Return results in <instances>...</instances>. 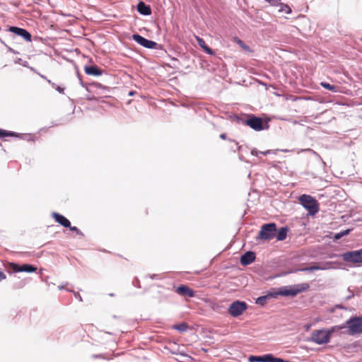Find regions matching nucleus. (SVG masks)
I'll return each instance as SVG.
<instances>
[{
  "instance_id": "nucleus-41",
  "label": "nucleus",
  "mask_w": 362,
  "mask_h": 362,
  "mask_svg": "<svg viewBox=\"0 0 362 362\" xmlns=\"http://www.w3.org/2000/svg\"><path fill=\"white\" fill-rule=\"evenodd\" d=\"M40 76H41L42 78L45 79L46 81H47V80H48V79H47L45 76H43V75H41Z\"/></svg>"
},
{
  "instance_id": "nucleus-27",
  "label": "nucleus",
  "mask_w": 362,
  "mask_h": 362,
  "mask_svg": "<svg viewBox=\"0 0 362 362\" xmlns=\"http://www.w3.org/2000/svg\"><path fill=\"white\" fill-rule=\"evenodd\" d=\"M262 362H274V356L272 354L262 356Z\"/></svg>"
},
{
  "instance_id": "nucleus-19",
  "label": "nucleus",
  "mask_w": 362,
  "mask_h": 362,
  "mask_svg": "<svg viewBox=\"0 0 362 362\" xmlns=\"http://www.w3.org/2000/svg\"><path fill=\"white\" fill-rule=\"evenodd\" d=\"M271 294H274L273 291H269L266 296H262L257 298L256 303L260 305H264L268 298H274Z\"/></svg>"
},
{
  "instance_id": "nucleus-31",
  "label": "nucleus",
  "mask_w": 362,
  "mask_h": 362,
  "mask_svg": "<svg viewBox=\"0 0 362 362\" xmlns=\"http://www.w3.org/2000/svg\"><path fill=\"white\" fill-rule=\"evenodd\" d=\"M237 42L238 45H240L244 49H249V47L245 45V44L241 40H237Z\"/></svg>"
},
{
  "instance_id": "nucleus-17",
  "label": "nucleus",
  "mask_w": 362,
  "mask_h": 362,
  "mask_svg": "<svg viewBox=\"0 0 362 362\" xmlns=\"http://www.w3.org/2000/svg\"><path fill=\"white\" fill-rule=\"evenodd\" d=\"M196 40L198 45L204 50L206 53L211 55L214 54V52L206 45L205 41L202 37L196 36Z\"/></svg>"
},
{
  "instance_id": "nucleus-10",
  "label": "nucleus",
  "mask_w": 362,
  "mask_h": 362,
  "mask_svg": "<svg viewBox=\"0 0 362 362\" xmlns=\"http://www.w3.org/2000/svg\"><path fill=\"white\" fill-rule=\"evenodd\" d=\"M8 30L18 36L22 37L27 42H30L32 40V36L30 33L25 29L11 26L8 28Z\"/></svg>"
},
{
  "instance_id": "nucleus-40",
  "label": "nucleus",
  "mask_w": 362,
  "mask_h": 362,
  "mask_svg": "<svg viewBox=\"0 0 362 362\" xmlns=\"http://www.w3.org/2000/svg\"><path fill=\"white\" fill-rule=\"evenodd\" d=\"M235 144H236V146H237V147H238V150H240V148H241V146H238V143H236Z\"/></svg>"
},
{
  "instance_id": "nucleus-12",
  "label": "nucleus",
  "mask_w": 362,
  "mask_h": 362,
  "mask_svg": "<svg viewBox=\"0 0 362 362\" xmlns=\"http://www.w3.org/2000/svg\"><path fill=\"white\" fill-rule=\"evenodd\" d=\"M13 269L15 272H25L32 273L36 271L37 268L31 264H25L19 266L16 264H13Z\"/></svg>"
},
{
  "instance_id": "nucleus-36",
  "label": "nucleus",
  "mask_w": 362,
  "mask_h": 362,
  "mask_svg": "<svg viewBox=\"0 0 362 362\" xmlns=\"http://www.w3.org/2000/svg\"><path fill=\"white\" fill-rule=\"evenodd\" d=\"M220 138L222 139H226V134H221L220 135Z\"/></svg>"
},
{
  "instance_id": "nucleus-16",
  "label": "nucleus",
  "mask_w": 362,
  "mask_h": 362,
  "mask_svg": "<svg viewBox=\"0 0 362 362\" xmlns=\"http://www.w3.org/2000/svg\"><path fill=\"white\" fill-rule=\"evenodd\" d=\"M137 11L139 13L144 16H148L151 13V9L150 6L146 5L143 1H140L137 4Z\"/></svg>"
},
{
  "instance_id": "nucleus-9",
  "label": "nucleus",
  "mask_w": 362,
  "mask_h": 362,
  "mask_svg": "<svg viewBox=\"0 0 362 362\" xmlns=\"http://www.w3.org/2000/svg\"><path fill=\"white\" fill-rule=\"evenodd\" d=\"M132 39L138 44L146 48L155 49L158 45L156 42L148 40L139 34H134L132 35Z\"/></svg>"
},
{
  "instance_id": "nucleus-33",
  "label": "nucleus",
  "mask_w": 362,
  "mask_h": 362,
  "mask_svg": "<svg viewBox=\"0 0 362 362\" xmlns=\"http://www.w3.org/2000/svg\"><path fill=\"white\" fill-rule=\"evenodd\" d=\"M5 274L0 269V281L6 279Z\"/></svg>"
},
{
  "instance_id": "nucleus-38",
  "label": "nucleus",
  "mask_w": 362,
  "mask_h": 362,
  "mask_svg": "<svg viewBox=\"0 0 362 362\" xmlns=\"http://www.w3.org/2000/svg\"><path fill=\"white\" fill-rule=\"evenodd\" d=\"M94 86L96 87H102V85L98 83H94Z\"/></svg>"
},
{
  "instance_id": "nucleus-32",
  "label": "nucleus",
  "mask_w": 362,
  "mask_h": 362,
  "mask_svg": "<svg viewBox=\"0 0 362 362\" xmlns=\"http://www.w3.org/2000/svg\"><path fill=\"white\" fill-rule=\"evenodd\" d=\"M64 88H62L61 86H56V90L58 91L60 93H64Z\"/></svg>"
},
{
  "instance_id": "nucleus-14",
  "label": "nucleus",
  "mask_w": 362,
  "mask_h": 362,
  "mask_svg": "<svg viewBox=\"0 0 362 362\" xmlns=\"http://www.w3.org/2000/svg\"><path fill=\"white\" fill-rule=\"evenodd\" d=\"M176 292L181 296L193 297L194 292L185 285H181L176 288Z\"/></svg>"
},
{
  "instance_id": "nucleus-30",
  "label": "nucleus",
  "mask_w": 362,
  "mask_h": 362,
  "mask_svg": "<svg viewBox=\"0 0 362 362\" xmlns=\"http://www.w3.org/2000/svg\"><path fill=\"white\" fill-rule=\"evenodd\" d=\"M71 231H75L77 235H83V233L78 230L76 226H71L70 225V227H68Z\"/></svg>"
},
{
  "instance_id": "nucleus-39",
  "label": "nucleus",
  "mask_w": 362,
  "mask_h": 362,
  "mask_svg": "<svg viewBox=\"0 0 362 362\" xmlns=\"http://www.w3.org/2000/svg\"><path fill=\"white\" fill-rule=\"evenodd\" d=\"M281 151H283V152H289L291 151L290 150H288V149H282V150H280Z\"/></svg>"
},
{
  "instance_id": "nucleus-42",
  "label": "nucleus",
  "mask_w": 362,
  "mask_h": 362,
  "mask_svg": "<svg viewBox=\"0 0 362 362\" xmlns=\"http://www.w3.org/2000/svg\"><path fill=\"white\" fill-rule=\"evenodd\" d=\"M134 95V92H133V91H130V92L129 93V95Z\"/></svg>"
},
{
  "instance_id": "nucleus-8",
  "label": "nucleus",
  "mask_w": 362,
  "mask_h": 362,
  "mask_svg": "<svg viewBox=\"0 0 362 362\" xmlns=\"http://www.w3.org/2000/svg\"><path fill=\"white\" fill-rule=\"evenodd\" d=\"M342 259L347 262L361 263L362 262V249L351 252H346L341 255Z\"/></svg>"
},
{
  "instance_id": "nucleus-18",
  "label": "nucleus",
  "mask_w": 362,
  "mask_h": 362,
  "mask_svg": "<svg viewBox=\"0 0 362 362\" xmlns=\"http://www.w3.org/2000/svg\"><path fill=\"white\" fill-rule=\"evenodd\" d=\"M336 262H325L318 263V266L320 267V270H329V269H336L338 267H335Z\"/></svg>"
},
{
  "instance_id": "nucleus-29",
  "label": "nucleus",
  "mask_w": 362,
  "mask_h": 362,
  "mask_svg": "<svg viewBox=\"0 0 362 362\" xmlns=\"http://www.w3.org/2000/svg\"><path fill=\"white\" fill-rule=\"evenodd\" d=\"M281 11H284L286 13H291V8L287 6V5H281V8L280 9Z\"/></svg>"
},
{
  "instance_id": "nucleus-4",
  "label": "nucleus",
  "mask_w": 362,
  "mask_h": 362,
  "mask_svg": "<svg viewBox=\"0 0 362 362\" xmlns=\"http://www.w3.org/2000/svg\"><path fill=\"white\" fill-rule=\"evenodd\" d=\"M243 123L257 132L268 129L269 127L267 121H263L262 118L253 115H249L246 119L243 120Z\"/></svg>"
},
{
  "instance_id": "nucleus-13",
  "label": "nucleus",
  "mask_w": 362,
  "mask_h": 362,
  "mask_svg": "<svg viewBox=\"0 0 362 362\" xmlns=\"http://www.w3.org/2000/svg\"><path fill=\"white\" fill-rule=\"evenodd\" d=\"M52 216L54 218L55 221L62 226L65 228L70 227V221L64 216L56 212H53Z\"/></svg>"
},
{
  "instance_id": "nucleus-22",
  "label": "nucleus",
  "mask_w": 362,
  "mask_h": 362,
  "mask_svg": "<svg viewBox=\"0 0 362 362\" xmlns=\"http://www.w3.org/2000/svg\"><path fill=\"white\" fill-rule=\"evenodd\" d=\"M316 270H320L318 264H315V265L310 266V267H308L300 268V269H296V271L310 272H313V271H316Z\"/></svg>"
},
{
  "instance_id": "nucleus-25",
  "label": "nucleus",
  "mask_w": 362,
  "mask_h": 362,
  "mask_svg": "<svg viewBox=\"0 0 362 362\" xmlns=\"http://www.w3.org/2000/svg\"><path fill=\"white\" fill-rule=\"evenodd\" d=\"M187 327H188V326L185 323H181V324L176 325L174 326V328L175 329H177L181 332H185L187 329Z\"/></svg>"
},
{
  "instance_id": "nucleus-20",
  "label": "nucleus",
  "mask_w": 362,
  "mask_h": 362,
  "mask_svg": "<svg viewBox=\"0 0 362 362\" xmlns=\"http://www.w3.org/2000/svg\"><path fill=\"white\" fill-rule=\"evenodd\" d=\"M287 232H288L287 227L281 228L280 230L277 233L276 239L280 241L285 240L286 238Z\"/></svg>"
},
{
  "instance_id": "nucleus-23",
  "label": "nucleus",
  "mask_w": 362,
  "mask_h": 362,
  "mask_svg": "<svg viewBox=\"0 0 362 362\" xmlns=\"http://www.w3.org/2000/svg\"><path fill=\"white\" fill-rule=\"evenodd\" d=\"M350 231H351L350 229H347V230L341 231L339 233H337L334 234L333 238L335 240H339V239L341 238L342 237L348 235L350 233Z\"/></svg>"
},
{
  "instance_id": "nucleus-21",
  "label": "nucleus",
  "mask_w": 362,
  "mask_h": 362,
  "mask_svg": "<svg viewBox=\"0 0 362 362\" xmlns=\"http://www.w3.org/2000/svg\"><path fill=\"white\" fill-rule=\"evenodd\" d=\"M271 153H272L271 150H267V151H258L256 148H252V151H251V154L252 156H259V155L267 156V155H268V154H269Z\"/></svg>"
},
{
  "instance_id": "nucleus-43",
  "label": "nucleus",
  "mask_w": 362,
  "mask_h": 362,
  "mask_svg": "<svg viewBox=\"0 0 362 362\" xmlns=\"http://www.w3.org/2000/svg\"><path fill=\"white\" fill-rule=\"evenodd\" d=\"M78 298L79 299L80 301H82V298L79 295L78 296Z\"/></svg>"
},
{
  "instance_id": "nucleus-11",
  "label": "nucleus",
  "mask_w": 362,
  "mask_h": 362,
  "mask_svg": "<svg viewBox=\"0 0 362 362\" xmlns=\"http://www.w3.org/2000/svg\"><path fill=\"white\" fill-rule=\"evenodd\" d=\"M255 253L252 251H247L240 257V263L243 266L252 264L255 259Z\"/></svg>"
},
{
  "instance_id": "nucleus-37",
  "label": "nucleus",
  "mask_w": 362,
  "mask_h": 362,
  "mask_svg": "<svg viewBox=\"0 0 362 362\" xmlns=\"http://www.w3.org/2000/svg\"><path fill=\"white\" fill-rule=\"evenodd\" d=\"M354 296V294L351 293V294H349V296H347V299H351Z\"/></svg>"
},
{
  "instance_id": "nucleus-3",
  "label": "nucleus",
  "mask_w": 362,
  "mask_h": 362,
  "mask_svg": "<svg viewBox=\"0 0 362 362\" xmlns=\"http://www.w3.org/2000/svg\"><path fill=\"white\" fill-rule=\"evenodd\" d=\"M300 204L308 211L310 216L315 215L319 211V205L315 199L310 195L303 194L299 197Z\"/></svg>"
},
{
  "instance_id": "nucleus-28",
  "label": "nucleus",
  "mask_w": 362,
  "mask_h": 362,
  "mask_svg": "<svg viewBox=\"0 0 362 362\" xmlns=\"http://www.w3.org/2000/svg\"><path fill=\"white\" fill-rule=\"evenodd\" d=\"M249 361L251 362H262V356H251L249 358Z\"/></svg>"
},
{
  "instance_id": "nucleus-2",
  "label": "nucleus",
  "mask_w": 362,
  "mask_h": 362,
  "mask_svg": "<svg viewBox=\"0 0 362 362\" xmlns=\"http://www.w3.org/2000/svg\"><path fill=\"white\" fill-rule=\"evenodd\" d=\"M308 288L309 285L308 284L283 286L278 291H274V294H271V296H273L274 298H277L279 296L294 297L298 293L306 291Z\"/></svg>"
},
{
  "instance_id": "nucleus-1",
  "label": "nucleus",
  "mask_w": 362,
  "mask_h": 362,
  "mask_svg": "<svg viewBox=\"0 0 362 362\" xmlns=\"http://www.w3.org/2000/svg\"><path fill=\"white\" fill-rule=\"evenodd\" d=\"M345 326H334L329 329H322L313 331L310 335V340L319 345L325 344L329 342L332 333L334 330H339Z\"/></svg>"
},
{
  "instance_id": "nucleus-15",
  "label": "nucleus",
  "mask_w": 362,
  "mask_h": 362,
  "mask_svg": "<svg viewBox=\"0 0 362 362\" xmlns=\"http://www.w3.org/2000/svg\"><path fill=\"white\" fill-rule=\"evenodd\" d=\"M84 71L87 75L98 76L102 75L103 71L97 66H86Z\"/></svg>"
},
{
  "instance_id": "nucleus-24",
  "label": "nucleus",
  "mask_w": 362,
  "mask_h": 362,
  "mask_svg": "<svg viewBox=\"0 0 362 362\" xmlns=\"http://www.w3.org/2000/svg\"><path fill=\"white\" fill-rule=\"evenodd\" d=\"M320 84L325 89L331 90L332 92H337V87L333 86V85H331V84H329L328 83H326V82H322Z\"/></svg>"
},
{
  "instance_id": "nucleus-6",
  "label": "nucleus",
  "mask_w": 362,
  "mask_h": 362,
  "mask_svg": "<svg viewBox=\"0 0 362 362\" xmlns=\"http://www.w3.org/2000/svg\"><path fill=\"white\" fill-rule=\"evenodd\" d=\"M346 325L351 334L362 333V317H351L346 322Z\"/></svg>"
},
{
  "instance_id": "nucleus-26",
  "label": "nucleus",
  "mask_w": 362,
  "mask_h": 362,
  "mask_svg": "<svg viewBox=\"0 0 362 362\" xmlns=\"http://www.w3.org/2000/svg\"><path fill=\"white\" fill-rule=\"evenodd\" d=\"M16 136V133L13 132H7L0 129V137L4 136Z\"/></svg>"
},
{
  "instance_id": "nucleus-35",
  "label": "nucleus",
  "mask_w": 362,
  "mask_h": 362,
  "mask_svg": "<svg viewBox=\"0 0 362 362\" xmlns=\"http://www.w3.org/2000/svg\"><path fill=\"white\" fill-rule=\"evenodd\" d=\"M47 81L48 83H49L52 86V88L56 89V86H57L56 85V83L52 82L50 80H47Z\"/></svg>"
},
{
  "instance_id": "nucleus-44",
  "label": "nucleus",
  "mask_w": 362,
  "mask_h": 362,
  "mask_svg": "<svg viewBox=\"0 0 362 362\" xmlns=\"http://www.w3.org/2000/svg\"><path fill=\"white\" fill-rule=\"evenodd\" d=\"M63 288H64V286H59V288L60 290H61V289H62Z\"/></svg>"
},
{
  "instance_id": "nucleus-5",
  "label": "nucleus",
  "mask_w": 362,
  "mask_h": 362,
  "mask_svg": "<svg viewBox=\"0 0 362 362\" xmlns=\"http://www.w3.org/2000/svg\"><path fill=\"white\" fill-rule=\"evenodd\" d=\"M277 231L276 225L274 223H269L262 226L257 240L269 241L276 236Z\"/></svg>"
},
{
  "instance_id": "nucleus-45",
  "label": "nucleus",
  "mask_w": 362,
  "mask_h": 362,
  "mask_svg": "<svg viewBox=\"0 0 362 362\" xmlns=\"http://www.w3.org/2000/svg\"><path fill=\"white\" fill-rule=\"evenodd\" d=\"M79 79H80L81 84H83V81H81V78H79Z\"/></svg>"
},
{
  "instance_id": "nucleus-7",
  "label": "nucleus",
  "mask_w": 362,
  "mask_h": 362,
  "mask_svg": "<svg viewBox=\"0 0 362 362\" xmlns=\"http://www.w3.org/2000/svg\"><path fill=\"white\" fill-rule=\"evenodd\" d=\"M247 305L244 301L235 300L228 308V313L234 317H238L247 309Z\"/></svg>"
},
{
  "instance_id": "nucleus-34",
  "label": "nucleus",
  "mask_w": 362,
  "mask_h": 362,
  "mask_svg": "<svg viewBox=\"0 0 362 362\" xmlns=\"http://www.w3.org/2000/svg\"><path fill=\"white\" fill-rule=\"evenodd\" d=\"M274 362H288V361H284V359L280 358L274 357Z\"/></svg>"
}]
</instances>
